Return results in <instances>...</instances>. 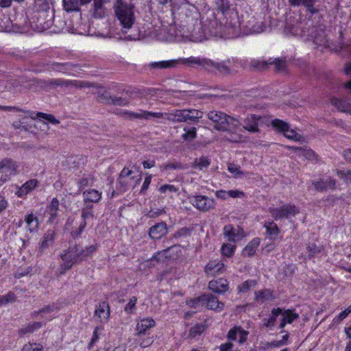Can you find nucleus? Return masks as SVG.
<instances>
[{
  "label": "nucleus",
  "mask_w": 351,
  "mask_h": 351,
  "mask_svg": "<svg viewBox=\"0 0 351 351\" xmlns=\"http://www.w3.org/2000/svg\"><path fill=\"white\" fill-rule=\"evenodd\" d=\"M59 200L57 198H53L50 204L47 208V211L49 215V222L53 223L57 217V212L59 210Z\"/></svg>",
  "instance_id": "nucleus-26"
},
{
  "label": "nucleus",
  "mask_w": 351,
  "mask_h": 351,
  "mask_svg": "<svg viewBox=\"0 0 351 351\" xmlns=\"http://www.w3.org/2000/svg\"><path fill=\"white\" fill-rule=\"evenodd\" d=\"M123 116L127 119H150L152 117L160 119L163 118L162 112H152L140 110L138 112H134L132 111H124Z\"/></svg>",
  "instance_id": "nucleus-8"
},
{
  "label": "nucleus",
  "mask_w": 351,
  "mask_h": 351,
  "mask_svg": "<svg viewBox=\"0 0 351 351\" xmlns=\"http://www.w3.org/2000/svg\"><path fill=\"white\" fill-rule=\"evenodd\" d=\"M66 11H77L80 6L88 3L90 0H62ZM92 16L95 19L103 18L106 14V10L103 5L102 0H93V8L91 10Z\"/></svg>",
  "instance_id": "nucleus-3"
},
{
  "label": "nucleus",
  "mask_w": 351,
  "mask_h": 351,
  "mask_svg": "<svg viewBox=\"0 0 351 351\" xmlns=\"http://www.w3.org/2000/svg\"><path fill=\"white\" fill-rule=\"evenodd\" d=\"M185 122L197 123L203 112L196 109H183Z\"/></svg>",
  "instance_id": "nucleus-21"
},
{
  "label": "nucleus",
  "mask_w": 351,
  "mask_h": 351,
  "mask_svg": "<svg viewBox=\"0 0 351 351\" xmlns=\"http://www.w3.org/2000/svg\"><path fill=\"white\" fill-rule=\"evenodd\" d=\"M39 84L40 86L54 89L57 87H69L75 86L77 88H89L93 86V84L85 82V81H77V80H64L62 79H51L49 80H40Z\"/></svg>",
  "instance_id": "nucleus-4"
},
{
  "label": "nucleus",
  "mask_w": 351,
  "mask_h": 351,
  "mask_svg": "<svg viewBox=\"0 0 351 351\" xmlns=\"http://www.w3.org/2000/svg\"><path fill=\"white\" fill-rule=\"evenodd\" d=\"M37 117L44 119L48 121L53 125H58L60 123V121L57 119L53 114H46L44 112H38L36 114Z\"/></svg>",
  "instance_id": "nucleus-41"
},
{
  "label": "nucleus",
  "mask_w": 351,
  "mask_h": 351,
  "mask_svg": "<svg viewBox=\"0 0 351 351\" xmlns=\"http://www.w3.org/2000/svg\"><path fill=\"white\" fill-rule=\"evenodd\" d=\"M269 212L276 219L290 218L300 213V209L294 204H287L281 207L269 208Z\"/></svg>",
  "instance_id": "nucleus-7"
},
{
  "label": "nucleus",
  "mask_w": 351,
  "mask_h": 351,
  "mask_svg": "<svg viewBox=\"0 0 351 351\" xmlns=\"http://www.w3.org/2000/svg\"><path fill=\"white\" fill-rule=\"evenodd\" d=\"M324 248L322 245H317L315 243H309L307 244L306 250L308 253V257L309 258L317 256L323 251Z\"/></svg>",
  "instance_id": "nucleus-33"
},
{
  "label": "nucleus",
  "mask_w": 351,
  "mask_h": 351,
  "mask_svg": "<svg viewBox=\"0 0 351 351\" xmlns=\"http://www.w3.org/2000/svg\"><path fill=\"white\" fill-rule=\"evenodd\" d=\"M260 119L261 117L255 114L247 116L244 121L243 129L253 133L259 132L258 121Z\"/></svg>",
  "instance_id": "nucleus-15"
},
{
  "label": "nucleus",
  "mask_w": 351,
  "mask_h": 351,
  "mask_svg": "<svg viewBox=\"0 0 351 351\" xmlns=\"http://www.w3.org/2000/svg\"><path fill=\"white\" fill-rule=\"evenodd\" d=\"M191 203L194 207L202 212H207L215 207V200L204 195L195 196Z\"/></svg>",
  "instance_id": "nucleus-9"
},
{
  "label": "nucleus",
  "mask_w": 351,
  "mask_h": 351,
  "mask_svg": "<svg viewBox=\"0 0 351 351\" xmlns=\"http://www.w3.org/2000/svg\"><path fill=\"white\" fill-rule=\"evenodd\" d=\"M56 235V230L54 229L48 230L41 239L38 252L39 254H43L46 253L49 248L54 243L55 237Z\"/></svg>",
  "instance_id": "nucleus-10"
},
{
  "label": "nucleus",
  "mask_w": 351,
  "mask_h": 351,
  "mask_svg": "<svg viewBox=\"0 0 351 351\" xmlns=\"http://www.w3.org/2000/svg\"><path fill=\"white\" fill-rule=\"evenodd\" d=\"M170 247H168L166 250L158 252L155 254L153 257L154 259H156L157 261H163L167 258V252Z\"/></svg>",
  "instance_id": "nucleus-58"
},
{
  "label": "nucleus",
  "mask_w": 351,
  "mask_h": 351,
  "mask_svg": "<svg viewBox=\"0 0 351 351\" xmlns=\"http://www.w3.org/2000/svg\"><path fill=\"white\" fill-rule=\"evenodd\" d=\"M132 173V171L129 169L123 168L119 175V182L121 184L124 182L128 183L129 180H131V178H129V177L131 176Z\"/></svg>",
  "instance_id": "nucleus-45"
},
{
  "label": "nucleus",
  "mask_w": 351,
  "mask_h": 351,
  "mask_svg": "<svg viewBox=\"0 0 351 351\" xmlns=\"http://www.w3.org/2000/svg\"><path fill=\"white\" fill-rule=\"evenodd\" d=\"M280 315H282V319L280 324V328H283L287 323L291 324L293 320L299 317V315L298 313H293L291 310H287L283 312L282 311Z\"/></svg>",
  "instance_id": "nucleus-23"
},
{
  "label": "nucleus",
  "mask_w": 351,
  "mask_h": 351,
  "mask_svg": "<svg viewBox=\"0 0 351 351\" xmlns=\"http://www.w3.org/2000/svg\"><path fill=\"white\" fill-rule=\"evenodd\" d=\"M38 184V181L36 180H30L26 182L20 189L19 193H20L19 195H21L23 193H27L34 188H36Z\"/></svg>",
  "instance_id": "nucleus-34"
},
{
  "label": "nucleus",
  "mask_w": 351,
  "mask_h": 351,
  "mask_svg": "<svg viewBox=\"0 0 351 351\" xmlns=\"http://www.w3.org/2000/svg\"><path fill=\"white\" fill-rule=\"evenodd\" d=\"M223 234L228 237L229 241L234 242L243 238L244 231L240 227L235 229L232 226L227 225L223 228Z\"/></svg>",
  "instance_id": "nucleus-11"
},
{
  "label": "nucleus",
  "mask_w": 351,
  "mask_h": 351,
  "mask_svg": "<svg viewBox=\"0 0 351 351\" xmlns=\"http://www.w3.org/2000/svg\"><path fill=\"white\" fill-rule=\"evenodd\" d=\"M159 191L161 193H166L167 191H169L170 193H176L178 191V189L174 186L173 185H171V184H164V185H162L160 188H159Z\"/></svg>",
  "instance_id": "nucleus-59"
},
{
  "label": "nucleus",
  "mask_w": 351,
  "mask_h": 351,
  "mask_svg": "<svg viewBox=\"0 0 351 351\" xmlns=\"http://www.w3.org/2000/svg\"><path fill=\"white\" fill-rule=\"evenodd\" d=\"M202 302L206 308L210 310L221 311L223 309L224 304L219 302L217 297L211 294H204L189 302L191 307H196Z\"/></svg>",
  "instance_id": "nucleus-6"
},
{
  "label": "nucleus",
  "mask_w": 351,
  "mask_h": 351,
  "mask_svg": "<svg viewBox=\"0 0 351 351\" xmlns=\"http://www.w3.org/2000/svg\"><path fill=\"white\" fill-rule=\"evenodd\" d=\"M164 170L168 169H185L186 167L180 162H169L162 167Z\"/></svg>",
  "instance_id": "nucleus-46"
},
{
  "label": "nucleus",
  "mask_w": 351,
  "mask_h": 351,
  "mask_svg": "<svg viewBox=\"0 0 351 351\" xmlns=\"http://www.w3.org/2000/svg\"><path fill=\"white\" fill-rule=\"evenodd\" d=\"M216 5L218 10L222 13L227 12L230 8V3L228 0H217Z\"/></svg>",
  "instance_id": "nucleus-39"
},
{
  "label": "nucleus",
  "mask_w": 351,
  "mask_h": 351,
  "mask_svg": "<svg viewBox=\"0 0 351 351\" xmlns=\"http://www.w3.org/2000/svg\"><path fill=\"white\" fill-rule=\"evenodd\" d=\"M25 222L29 232H36L38 229L39 222L38 218L33 213L25 217Z\"/></svg>",
  "instance_id": "nucleus-22"
},
{
  "label": "nucleus",
  "mask_w": 351,
  "mask_h": 351,
  "mask_svg": "<svg viewBox=\"0 0 351 351\" xmlns=\"http://www.w3.org/2000/svg\"><path fill=\"white\" fill-rule=\"evenodd\" d=\"M116 14L123 27L122 31L126 32L127 29L132 27L135 20L133 8L131 5L121 3L117 7Z\"/></svg>",
  "instance_id": "nucleus-5"
},
{
  "label": "nucleus",
  "mask_w": 351,
  "mask_h": 351,
  "mask_svg": "<svg viewBox=\"0 0 351 351\" xmlns=\"http://www.w3.org/2000/svg\"><path fill=\"white\" fill-rule=\"evenodd\" d=\"M282 313V309L280 308H274L271 311V314L269 319H263V326L265 327L273 326L276 321V317Z\"/></svg>",
  "instance_id": "nucleus-30"
},
{
  "label": "nucleus",
  "mask_w": 351,
  "mask_h": 351,
  "mask_svg": "<svg viewBox=\"0 0 351 351\" xmlns=\"http://www.w3.org/2000/svg\"><path fill=\"white\" fill-rule=\"evenodd\" d=\"M228 170L233 175V177L236 178H240L245 174L242 171H241L240 166L233 163L228 164Z\"/></svg>",
  "instance_id": "nucleus-38"
},
{
  "label": "nucleus",
  "mask_w": 351,
  "mask_h": 351,
  "mask_svg": "<svg viewBox=\"0 0 351 351\" xmlns=\"http://www.w3.org/2000/svg\"><path fill=\"white\" fill-rule=\"evenodd\" d=\"M269 62L265 61H260V60H252L250 62V66L256 71H263L267 68Z\"/></svg>",
  "instance_id": "nucleus-40"
},
{
  "label": "nucleus",
  "mask_w": 351,
  "mask_h": 351,
  "mask_svg": "<svg viewBox=\"0 0 351 351\" xmlns=\"http://www.w3.org/2000/svg\"><path fill=\"white\" fill-rule=\"evenodd\" d=\"M208 119L212 121L214 129L219 132H227L231 142L238 143L242 139V135L238 132L241 122L239 119L217 110L210 111L207 114Z\"/></svg>",
  "instance_id": "nucleus-1"
},
{
  "label": "nucleus",
  "mask_w": 351,
  "mask_h": 351,
  "mask_svg": "<svg viewBox=\"0 0 351 351\" xmlns=\"http://www.w3.org/2000/svg\"><path fill=\"white\" fill-rule=\"evenodd\" d=\"M176 60L154 62L149 64V67L155 69H162L173 67L176 65Z\"/></svg>",
  "instance_id": "nucleus-31"
},
{
  "label": "nucleus",
  "mask_w": 351,
  "mask_h": 351,
  "mask_svg": "<svg viewBox=\"0 0 351 351\" xmlns=\"http://www.w3.org/2000/svg\"><path fill=\"white\" fill-rule=\"evenodd\" d=\"M240 329H241V327H237V326L231 328L228 332L227 338L231 341L236 340L237 337L239 335Z\"/></svg>",
  "instance_id": "nucleus-57"
},
{
  "label": "nucleus",
  "mask_w": 351,
  "mask_h": 351,
  "mask_svg": "<svg viewBox=\"0 0 351 351\" xmlns=\"http://www.w3.org/2000/svg\"><path fill=\"white\" fill-rule=\"evenodd\" d=\"M84 202L97 203L101 198V193L95 189H88L83 193Z\"/></svg>",
  "instance_id": "nucleus-25"
},
{
  "label": "nucleus",
  "mask_w": 351,
  "mask_h": 351,
  "mask_svg": "<svg viewBox=\"0 0 351 351\" xmlns=\"http://www.w3.org/2000/svg\"><path fill=\"white\" fill-rule=\"evenodd\" d=\"M53 310H54V306H47L43 308L42 309H40L39 311H34L32 314V316L34 318H36V317H38V316L39 315H40L42 313H49L53 311Z\"/></svg>",
  "instance_id": "nucleus-52"
},
{
  "label": "nucleus",
  "mask_w": 351,
  "mask_h": 351,
  "mask_svg": "<svg viewBox=\"0 0 351 351\" xmlns=\"http://www.w3.org/2000/svg\"><path fill=\"white\" fill-rule=\"evenodd\" d=\"M228 196L236 198V197H243L245 194L243 191L239 190H230L227 191Z\"/></svg>",
  "instance_id": "nucleus-61"
},
{
  "label": "nucleus",
  "mask_w": 351,
  "mask_h": 351,
  "mask_svg": "<svg viewBox=\"0 0 351 351\" xmlns=\"http://www.w3.org/2000/svg\"><path fill=\"white\" fill-rule=\"evenodd\" d=\"M97 95V101L99 102L106 104H110L112 102V96L108 91L98 92Z\"/></svg>",
  "instance_id": "nucleus-36"
},
{
  "label": "nucleus",
  "mask_w": 351,
  "mask_h": 351,
  "mask_svg": "<svg viewBox=\"0 0 351 351\" xmlns=\"http://www.w3.org/2000/svg\"><path fill=\"white\" fill-rule=\"evenodd\" d=\"M350 313H351V305L346 310L343 311L337 317V322H340L344 319Z\"/></svg>",
  "instance_id": "nucleus-62"
},
{
  "label": "nucleus",
  "mask_w": 351,
  "mask_h": 351,
  "mask_svg": "<svg viewBox=\"0 0 351 351\" xmlns=\"http://www.w3.org/2000/svg\"><path fill=\"white\" fill-rule=\"evenodd\" d=\"M82 221L80 223L78 228L76 230H73L71 231V234L73 238H76L81 234V233L83 232L84 229L85 228V227L86 226V219L89 217L93 218V214L92 212H90L89 210H83L82 212Z\"/></svg>",
  "instance_id": "nucleus-17"
},
{
  "label": "nucleus",
  "mask_w": 351,
  "mask_h": 351,
  "mask_svg": "<svg viewBox=\"0 0 351 351\" xmlns=\"http://www.w3.org/2000/svg\"><path fill=\"white\" fill-rule=\"evenodd\" d=\"M226 270L225 265L221 261L216 260L210 261L205 267V271L208 274L215 276L223 273Z\"/></svg>",
  "instance_id": "nucleus-12"
},
{
  "label": "nucleus",
  "mask_w": 351,
  "mask_h": 351,
  "mask_svg": "<svg viewBox=\"0 0 351 351\" xmlns=\"http://www.w3.org/2000/svg\"><path fill=\"white\" fill-rule=\"evenodd\" d=\"M190 232V230L188 228H182V229H180V230H178V232H176L174 234V237H182V236H186V235H188Z\"/></svg>",
  "instance_id": "nucleus-63"
},
{
  "label": "nucleus",
  "mask_w": 351,
  "mask_h": 351,
  "mask_svg": "<svg viewBox=\"0 0 351 351\" xmlns=\"http://www.w3.org/2000/svg\"><path fill=\"white\" fill-rule=\"evenodd\" d=\"M35 346L34 347L32 343H27L23 346L22 351H43V346L40 344H35Z\"/></svg>",
  "instance_id": "nucleus-55"
},
{
  "label": "nucleus",
  "mask_w": 351,
  "mask_h": 351,
  "mask_svg": "<svg viewBox=\"0 0 351 351\" xmlns=\"http://www.w3.org/2000/svg\"><path fill=\"white\" fill-rule=\"evenodd\" d=\"M265 227L266 228L267 232L269 234L277 235L279 232L278 226L273 221L265 223Z\"/></svg>",
  "instance_id": "nucleus-47"
},
{
  "label": "nucleus",
  "mask_w": 351,
  "mask_h": 351,
  "mask_svg": "<svg viewBox=\"0 0 351 351\" xmlns=\"http://www.w3.org/2000/svg\"><path fill=\"white\" fill-rule=\"evenodd\" d=\"M283 134L286 138L294 141H300L303 139L302 135L297 133L295 130L290 129L289 127L286 129Z\"/></svg>",
  "instance_id": "nucleus-35"
},
{
  "label": "nucleus",
  "mask_w": 351,
  "mask_h": 351,
  "mask_svg": "<svg viewBox=\"0 0 351 351\" xmlns=\"http://www.w3.org/2000/svg\"><path fill=\"white\" fill-rule=\"evenodd\" d=\"M2 305L16 301V297L12 292H9L7 295L1 296Z\"/></svg>",
  "instance_id": "nucleus-56"
},
{
  "label": "nucleus",
  "mask_w": 351,
  "mask_h": 351,
  "mask_svg": "<svg viewBox=\"0 0 351 351\" xmlns=\"http://www.w3.org/2000/svg\"><path fill=\"white\" fill-rule=\"evenodd\" d=\"M271 125L273 127L278 129L280 132L284 133L287 128H289V124L280 119H276L271 121Z\"/></svg>",
  "instance_id": "nucleus-42"
},
{
  "label": "nucleus",
  "mask_w": 351,
  "mask_h": 351,
  "mask_svg": "<svg viewBox=\"0 0 351 351\" xmlns=\"http://www.w3.org/2000/svg\"><path fill=\"white\" fill-rule=\"evenodd\" d=\"M337 175L343 180L347 182L351 183V171L348 170L346 171H337Z\"/></svg>",
  "instance_id": "nucleus-60"
},
{
  "label": "nucleus",
  "mask_w": 351,
  "mask_h": 351,
  "mask_svg": "<svg viewBox=\"0 0 351 351\" xmlns=\"http://www.w3.org/2000/svg\"><path fill=\"white\" fill-rule=\"evenodd\" d=\"M274 298L273 292L269 289L258 291L255 293V300L263 303L265 301H271Z\"/></svg>",
  "instance_id": "nucleus-28"
},
{
  "label": "nucleus",
  "mask_w": 351,
  "mask_h": 351,
  "mask_svg": "<svg viewBox=\"0 0 351 351\" xmlns=\"http://www.w3.org/2000/svg\"><path fill=\"white\" fill-rule=\"evenodd\" d=\"M210 164V160L206 156H201L194 160L192 167L195 169L202 170L208 167Z\"/></svg>",
  "instance_id": "nucleus-32"
},
{
  "label": "nucleus",
  "mask_w": 351,
  "mask_h": 351,
  "mask_svg": "<svg viewBox=\"0 0 351 351\" xmlns=\"http://www.w3.org/2000/svg\"><path fill=\"white\" fill-rule=\"evenodd\" d=\"M88 256V253L80 245H71L67 252L61 254L60 257L62 260L59 267V272L63 274L66 271L70 269L74 264L79 263L84 258Z\"/></svg>",
  "instance_id": "nucleus-2"
},
{
  "label": "nucleus",
  "mask_w": 351,
  "mask_h": 351,
  "mask_svg": "<svg viewBox=\"0 0 351 351\" xmlns=\"http://www.w3.org/2000/svg\"><path fill=\"white\" fill-rule=\"evenodd\" d=\"M316 0H304V5L306 8L307 11H308L311 14H315L317 12V10L314 8L313 4Z\"/></svg>",
  "instance_id": "nucleus-53"
},
{
  "label": "nucleus",
  "mask_w": 351,
  "mask_h": 351,
  "mask_svg": "<svg viewBox=\"0 0 351 351\" xmlns=\"http://www.w3.org/2000/svg\"><path fill=\"white\" fill-rule=\"evenodd\" d=\"M260 244V239L258 238L254 239L251 241L243 249L242 254L244 256H253L256 250V248Z\"/></svg>",
  "instance_id": "nucleus-27"
},
{
  "label": "nucleus",
  "mask_w": 351,
  "mask_h": 351,
  "mask_svg": "<svg viewBox=\"0 0 351 351\" xmlns=\"http://www.w3.org/2000/svg\"><path fill=\"white\" fill-rule=\"evenodd\" d=\"M42 327V322H34L31 324H29L25 326L23 328H21L19 330V334L21 336H23L27 333H32L35 330L40 328Z\"/></svg>",
  "instance_id": "nucleus-29"
},
{
  "label": "nucleus",
  "mask_w": 351,
  "mask_h": 351,
  "mask_svg": "<svg viewBox=\"0 0 351 351\" xmlns=\"http://www.w3.org/2000/svg\"><path fill=\"white\" fill-rule=\"evenodd\" d=\"M185 133L182 134V138L185 141H191L196 137V128L192 127L189 130L184 128Z\"/></svg>",
  "instance_id": "nucleus-44"
},
{
  "label": "nucleus",
  "mask_w": 351,
  "mask_h": 351,
  "mask_svg": "<svg viewBox=\"0 0 351 351\" xmlns=\"http://www.w3.org/2000/svg\"><path fill=\"white\" fill-rule=\"evenodd\" d=\"M208 288L216 293H223L228 290V283L223 278L213 280L209 282Z\"/></svg>",
  "instance_id": "nucleus-13"
},
{
  "label": "nucleus",
  "mask_w": 351,
  "mask_h": 351,
  "mask_svg": "<svg viewBox=\"0 0 351 351\" xmlns=\"http://www.w3.org/2000/svg\"><path fill=\"white\" fill-rule=\"evenodd\" d=\"M235 246L231 244H223L221 247V252L226 256H231L234 252Z\"/></svg>",
  "instance_id": "nucleus-49"
},
{
  "label": "nucleus",
  "mask_w": 351,
  "mask_h": 351,
  "mask_svg": "<svg viewBox=\"0 0 351 351\" xmlns=\"http://www.w3.org/2000/svg\"><path fill=\"white\" fill-rule=\"evenodd\" d=\"M256 282L255 280H247L239 286V290L240 292H246L252 287H255Z\"/></svg>",
  "instance_id": "nucleus-48"
},
{
  "label": "nucleus",
  "mask_w": 351,
  "mask_h": 351,
  "mask_svg": "<svg viewBox=\"0 0 351 351\" xmlns=\"http://www.w3.org/2000/svg\"><path fill=\"white\" fill-rule=\"evenodd\" d=\"M331 103L338 110L351 114V103L348 101L335 98L331 100Z\"/></svg>",
  "instance_id": "nucleus-24"
},
{
  "label": "nucleus",
  "mask_w": 351,
  "mask_h": 351,
  "mask_svg": "<svg viewBox=\"0 0 351 351\" xmlns=\"http://www.w3.org/2000/svg\"><path fill=\"white\" fill-rule=\"evenodd\" d=\"M129 101L124 97H112V102L110 104L115 105V106H127L129 104Z\"/></svg>",
  "instance_id": "nucleus-51"
},
{
  "label": "nucleus",
  "mask_w": 351,
  "mask_h": 351,
  "mask_svg": "<svg viewBox=\"0 0 351 351\" xmlns=\"http://www.w3.org/2000/svg\"><path fill=\"white\" fill-rule=\"evenodd\" d=\"M315 189L319 191H326L327 189H335L336 187V180L332 178H328L326 180H320L313 183Z\"/></svg>",
  "instance_id": "nucleus-20"
},
{
  "label": "nucleus",
  "mask_w": 351,
  "mask_h": 351,
  "mask_svg": "<svg viewBox=\"0 0 351 351\" xmlns=\"http://www.w3.org/2000/svg\"><path fill=\"white\" fill-rule=\"evenodd\" d=\"M269 64H274L277 71L282 72L286 69V61L283 59L276 58L269 62Z\"/></svg>",
  "instance_id": "nucleus-37"
},
{
  "label": "nucleus",
  "mask_w": 351,
  "mask_h": 351,
  "mask_svg": "<svg viewBox=\"0 0 351 351\" xmlns=\"http://www.w3.org/2000/svg\"><path fill=\"white\" fill-rule=\"evenodd\" d=\"M95 317H98L101 322L106 320L110 316V306L108 303H100L95 311Z\"/></svg>",
  "instance_id": "nucleus-18"
},
{
  "label": "nucleus",
  "mask_w": 351,
  "mask_h": 351,
  "mask_svg": "<svg viewBox=\"0 0 351 351\" xmlns=\"http://www.w3.org/2000/svg\"><path fill=\"white\" fill-rule=\"evenodd\" d=\"M155 321L152 318H145L138 322L136 326V335H145L147 330L155 326Z\"/></svg>",
  "instance_id": "nucleus-19"
},
{
  "label": "nucleus",
  "mask_w": 351,
  "mask_h": 351,
  "mask_svg": "<svg viewBox=\"0 0 351 351\" xmlns=\"http://www.w3.org/2000/svg\"><path fill=\"white\" fill-rule=\"evenodd\" d=\"M248 332L243 330L241 328L239 330V343H243L246 341L247 335Z\"/></svg>",
  "instance_id": "nucleus-64"
},
{
  "label": "nucleus",
  "mask_w": 351,
  "mask_h": 351,
  "mask_svg": "<svg viewBox=\"0 0 351 351\" xmlns=\"http://www.w3.org/2000/svg\"><path fill=\"white\" fill-rule=\"evenodd\" d=\"M162 119H166L174 123L185 122L183 110L174 109L169 112L162 113Z\"/></svg>",
  "instance_id": "nucleus-16"
},
{
  "label": "nucleus",
  "mask_w": 351,
  "mask_h": 351,
  "mask_svg": "<svg viewBox=\"0 0 351 351\" xmlns=\"http://www.w3.org/2000/svg\"><path fill=\"white\" fill-rule=\"evenodd\" d=\"M301 155L304 156L307 160H317V154L311 149H303Z\"/></svg>",
  "instance_id": "nucleus-50"
},
{
  "label": "nucleus",
  "mask_w": 351,
  "mask_h": 351,
  "mask_svg": "<svg viewBox=\"0 0 351 351\" xmlns=\"http://www.w3.org/2000/svg\"><path fill=\"white\" fill-rule=\"evenodd\" d=\"M167 233V226L165 222L158 223L149 229V235L153 239H159Z\"/></svg>",
  "instance_id": "nucleus-14"
},
{
  "label": "nucleus",
  "mask_w": 351,
  "mask_h": 351,
  "mask_svg": "<svg viewBox=\"0 0 351 351\" xmlns=\"http://www.w3.org/2000/svg\"><path fill=\"white\" fill-rule=\"evenodd\" d=\"M210 64L212 66H213L215 69L219 71L222 73L226 74L230 72L229 68L223 63L211 62Z\"/></svg>",
  "instance_id": "nucleus-54"
},
{
  "label": "nucleus",
  "mask_w": 351,
  "mask_h": 351,
  "mask_svg": "<svg viewBox=\"0 0 351 351\" xmlns=\"http://www.w3.org/2000/svg\"><path fill=\"white\" fill-rule=\"evenodd\" d=\"M137 298L136 297L134 296L131 298L128 302V304L125 305L124 310L128 314H132L134 312L136 309V304Z\"/></svg>",
  "instance_id": "nucleus-43"
}]
</instances>
